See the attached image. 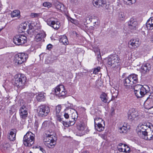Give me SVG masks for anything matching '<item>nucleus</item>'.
Returning <instances> with one entry per match:
<instances>
[{"instance_id":"obj_53","label":"nucleus","mask_w":153,"mask_h":153,"mask_svg":"<svg viewBox=\"0 0 153 153\" xmlns=\"http://www.w3.org/2000/svg\"><path fill=\"white\" fill-rule=\"evenodd\" d=\"M111 114L112 115H114V109L113 107H112L111 109Z\"/></svg>"},{"instance_id":"obj_5","label":"nucleus","mask_w":153,"mask_h":153,"mask_svg":"<svg viewBox=\"0 0 153 153\" xmlns=\"http://www.w3.org/2000/svg\"><path fill=\"white\" fill-rule=\"evenodd\" d=\"M78 117V114L76 111L73 112L71 117L69 118L68 121H62L63 125L65 127H68L70 126L73 125L75 123Z\"/></svg>"},{"instance_id":"obj_54","label":"nucleus","mask_w":153,"mask_h":153,"mask_svg":"<svg viewBox=\"0 0 153 153\" xmlns=\"http://www.w3.org/2000/svg\"><path fill=\"white\" fill-rule=\"evenodd\" d=\"M113 89H111V92L112 93V92H113V93H114V87H113Z\"/></svg>"},{"instance_id":"obj_30","label":"nucleus","mask_w":153,"mask_h":153,"mask_svg":"<svg viewBox=\"0 0 153 153\" xmlns=\"http://www.w3.org/2000/svg\"><path fill=\"white\" fill-rule=\"evenodd\" d=\"M100 97L101 101L104 102L106 103L108 102V97L106 94L102 92L100 95Z\"/></svg>"},{"instance_id":"obj_42","label":"nucleus","mask_w":153,"mask_h":153,"mask_svg":"<svg viewBox=\"0 0 153 153\" xmlns=\"http://www.w3.org/2000/svg\"><path fill=\"white\" fill-rule=\"evenodd\" d=\"M27 25L25 23H22L20 25V29L22 28L25 31L26 29Z\"/></svg>"},{"instance_id":"obj_18","label":"nucleus","mask_w":153,"mask_h":153,"mask_svg":"<svg viewBox=\"0 0 153 153\" xmlns=\"http://www.w3.org/2000/svg\"><path fill=\"white\" fill-rule=\"evenodd\" d=\"M61 109V105H59L57 106L56 108L55 115L56 117L57 120L62 123V121H64V120H62L61 117V114L60 113Z\"/></svg>"},{"instance_id":"obj_13","label":"nucleus","mask_w":153,"mask_h":153,"mask_svg":"<svg viewBox=\"0 0 153 153\" xmlns=\"http://www.w3.org/2000/svg\"><path fill=\"white\" fill-rule=\"evenodd\" d=\"M145 108L148 109L153 108V93L151 94L144 103Z\"/></svg>"},{"instance_id":"obj_1","label":"nucleus","mask_w":153,"mask_h":153,"mask_svg":"<svg viewBox=\"0 0 153 153\" xmlns=\"http://www.w3.org/2000/svg\"><path fill=\"white\" fill-rule=\"evenodd\" d=\"M153 126L149 123H145L139 124L136 129L137 134L140 137L146 132L152 129Z\"/></svg>"},{"instance_id":"obj_55","label":"nucleus","mask_w":153,"mask_h":153,"mask_svg":"<svg viewBox=\"0 0 153 153\" xmlns=\"http://www.w3.org/2000/svg\"><path fill=\"white\" fill-rule=\"evenodd\" d=\"M151 41L153 42V36L151 38Z\"/></svg>"},{"instance_id":"obj_47","label":"nucleus","mask_w":153,"mask_h":153,"mask_svg":"<svg viewBox=\"0 0 153 153\" xmlns=\"http://www.w3.org/2000/svg\"><path fill=\"white\" fill-rule=\"evenodd\" d=\"M48 126L47 122V121H45L42 124V127L43 128H45L47 127Z\"/></svg>"},{"instance_id":"obj_10","label":"nucleus","mask_w":153,"mask_h":153,"mask_svg":"<svg viewBox=\"0 0 153 153\" xmlns=\"http://www.w3.org/2000/svg\"><path fill=\"white\" fill-rule=\"evenodd\" d=\"M54 90L55 95L59 98L64 97L67 93L64 86L62 85L57 86Z\"/></svg>"},{"instance_id":"obj_34","label":"nucleus","mask_w":153,"mask_h":153,"mask_svg":"<svg viewBox=\"0 0 153 153\" xmlns=\"http://www.w3.org/2000/svg\"><path fill=\"white\" fill-rule=\"evenodd\" d=\"M20 12L18 10H16L13 11L11 13V16L13 18L17 17L19 18L20 17Z\"/></svg>"},{"instance_id":"obj_27","label":"nucleus","mask_w":153,"mask_h":153,"mask_svg":"<svg viewBox=\"0 0 153 153\" xmlns=\"http://www.w3.org/2000/svg\"><path fill=\"white\" fill-rule=\"evenodd\" d=\"M46 36V34L44 32L39 33L36 36L35 39L36 41L39 42L43 38L45 37Z\"/></svg>"},{"instance_id":"obj_21","label":"nucleus","mask_w":153,"mask_h":153,"mask_svg":"<svg viewBox=\"0 0 153 153\" xmlns=\"http://www.w3.org/2000/svg\"><path fill=\"white\" fill-rule=\"evenodd\" d=\"M151 69V66L148 63L143 65L141 67L140 71L143 74L148 72Z\"/></svg>"},{"instance_id":"obj_39","label":"nucleus","mask_w":153,"mask_h":153,"mask_svg":"<svg viewBox=\"0 0 153 153\" xmlns=\"http://www.w3.org/2000/svg\"><path fill=\"white\" fill-rule=\"evenodd\" d=\"M125 3L126 4H134L137 0H123Z\"/></svg>"},{"instance_id":"obj_17","label":"nucleus","mask_w":153,"mask_h":153,"mask_svg":"<svg viewBox=\"0 0 153 153\" xmlns=\"http://www.w3.org/2000/svg\"><path fill=\"white\" fill-rule=\"evenodd\" d=\"M140 137L145 140H153V127L152 129H151Z\"/></svg>"},{"instance_id":"obj_59","label":"nucleus","mask_w":153,"mask_h":153,"mask_svg":"<svg viewBox=\"0 0 153 153\" xmlns=\"http://www.w3.org/2000/svg\"><path fill=\"white\" fill-rule=\"evenodd\" d=\"M2 29H3V28H2L1 29H0V32L1 30H2Z\"/></svg>"},{"instance_id":"obj_8","label":"nucleus","mask_w":153,"mask_h":153,"mask_svg":"<svg viewBox=\"0 0 153 153\" xmlns=\"http://www.w3.org/2000/svg\"><path fill=\"white\" fill-rule=\"evenodd\" d=\"M28 58V55L24 53H19L15 56L14 62L20 65L25 62Z\"/></svg>"},{"instance_id":"obj_33","label":"nucleus","mask_w":153,"mask_h":153,"mask_svg":"<svg viewBox=\"0 0 153 153\" xmlns=\"http://www.w3.org/2000/svg\"><path fill=\"white\" fill-rule=\"evenodd\" d=\"M116 61L115 62L117 63V65L115 64V66H117L116 71H119L120 69V65L121 64V61L118 56L116 57Z\"/></svg>"},{"instance_id":"obj_57","label":"nucleus","mask_w":153,"mask_h":153,"mask_svg":"<svg viewBox=\"0 0 153 153\" xmlns=\"http://www.w3.org/2000/svg\"><path fill=\"white\" fill-rule=\"evenodd\" d=\"M92 20V18H89V20H90L91 21Z\"/></svg>"},{"instance_id":"obj_40","label":"nucleus","mask_w":153,"mask_h":153,"mask_svg":"<svg viewBox=\"0 0 153 153\" xmlns=\"http://www.w3.org/2000/svg\"><path fill=\"white\" fill-rule=\"evenodd\" d=\"M42 4L43 6L48 8L51 7L52 6V4L49 2H45Z\"/></svg>"},{"instance_id":"obj_35","label":"nucleus","mask_w":153,"mask_h":153,"mask_svg":"<svg viewBox=\"0 0 153 153\" xmlns=\"http://www.w3.org/2000/svg\"><path fill=\"white\" fill-rule=\"evenodd\" d=\"M59 41L63 43L65 45L68 44V40L66 36L63 35L60 39Z\"/></svg>"},{"instance_id":"obj_58","label":"nucleus","mask_w":153,"mask_h":153,"mask_svg":"<svg viewBox=\"0 0 153 153\" xmlns=\"http://www.w3.org/2000/svg\"><path fill=\"white\" fill-rule=\"evenodd\" d=\"M101 121H99V120H98V121H97V122H99V123H100V122H101Z\"/></svg>"},{"instance_id":"obj_32","label":"nucleus","mask_w":153,"mask_h":153,"mask_svg":"<svg viewBox=\"0 0 153 153\" xmlns=\"http://www.w3.org/2000/svg\"><path fill=\"white\" fill-rule=\"evenodd\" d=\"M36 98L37 100L39 102L44 101L45 100V96L44 93H40L36 96Z\"/></svg>"},{"instance_id":"obj_20","label":"nucleus","mask_w":153,"mask_h":153,"mask_svg":"<svg viewBox=\"0 0 153 153\" xmlns=\"http://www.w3.org/2000/svg\"><path fill=\"white\" fill-rule=\"evenodd\" d=\"M140 86L138 85H135L134 87V94L137 98L143 97L144 96L140 89Z\"/></svg>"},{"instance_id":"obj_22","label":"nucleus","mask_w":153,"mask_h":153,"mask_svg":"<svg viewBox=\"0 0 153 153\" xmlns=\"http://www.w3.org/2000/svg\"><path fill=\"white\" fill-rule=\"evenodd\" d=\"M138 85V86H140L141 93H143L144 96L150 91L149 87L147 85H142L139 84Z\"/></svg>"},{"instance_id":"obj_43","label":"nucleus","mask_w":153,"mask_h":153,"mask_svg":"<svg viewBox=\"0 0 153 153\" xmlns=\"http://www.w3.org/2000/svg\"><path fill=\"white\" fill-rule=\"evenodd\" d=\"M40 15V13H32L30 15V16L32 18H36L39 16Z\"/></svg>"},{"instance_id":"obj_15","label":"nucleus","mask_w":153,"mask_h":153,"mask_svg":"<svg viewBox=\"0 0 153 153\" xmlns=\"http://www.w3.org/2000/svg\"><path fill=\"white\" fill-rule=\"evenodd\" d=\"M98 120L101 121L102 122L103 121V120L101 118H96L94 120L95 128L97 131H101L104 130L105 127L101 123L97 122Z\"/></svg>"},{"instance_id":"obj_49","label":"nucleus","mask_w":153,"mask_h":153,"mask_svg":"<svg viewBox=\"0 0 153 153\" xmlns=\"http://www.w3.org/2000/svg\"><path fill=\"white\" fill-rule=\"evenodd\" d=\"M18 30H19V33H22V32H25V31L23 30V29H22V28L20 29V25H19V27Z\"/></svg>"},{"instance_id":"obj_50","label":"nucleus","mask_w":153,"mask_h":153,"mask_svg":"<svg viewBox=\"0 0 153 153\" xmlns=\"http://www.w3.org/2000/svg\"><path fill=\"white\" fill-rule=\"evenodd\" d=\"M52 47V45L51 44H49L47 45V48L48 50H50L51 49Z\"/></svg>"},{"instance_id":"obj_7","label":"nucleus","mask_w":153,"mask_h":153,"mask_svg":"<svg viewBox=\"0 0 153 153\" xmlns=\"http://www.w3.org/2000/svg\"><path fill=\"white\" fill-rule=\"evenodd\" d=\"M38 115L40 117H44L48 114L50 112L49 107L46 105H41L37 109Z\"/></svg>"},{"instance_id":"obj_36","label":"nucleus","mask_w":153,"mask_h":153,"mask_svg":"<svg viewBox=\"0 0 153 153\" xmlns=\"http://www.w3.org/2000/svg\"><path fill=\"white\" fill-rule=\"evenodd\" d=\"M126 145V144H123L122 143H119L117 147L118 150L120 152H123L124 150V147L123 146H125Z\"/></svg>"},{"instance_id":"obj_37","label":"nucleus","mask_w":153,"mask_h":153,"mask_svg":"<svg viewBox=\"0 0 153 153\" xmlns=\"http://www.w3.org/2000/svg\"><path fill=\"white\" fill-rule=\"evenodd\" d=\"M118 17L120 20L124 21L126 19V14L124 13L121 12L119 13Z\"/></svg>"},{"instance_id":"obj_44","label":"nucleus","mask_w":153,"mask_h":153,"mask_svg":"<svg viewBox=\"0 0 153 153\" xmlns=\"http://www.w3.org/2000/svg\"><path fill=\"white\" fill-rule=\"evenodd\" d=\"M100 67H97V68H94L93 71V73L94 74H98V72L100 71Z\"/></svg>"},{"instance_id":"obj_48","label":"nucleus","mask_w":153,"mask_h":153,"mask_svg":"<svg viewBox=\"0 0 153 153\" xmlns=\"http://www.w3.org/2000/svg\"><path fill=\"white\" fill-rule=\"evenodd\" d=\"M100 137L102 138L103 139L105 140L106 138V136L105 134H102L100 135Z\"/></svg>"},{"instance_id":"obj_4","label":"nucleus","mask_w":153,"mask_h":153,"mask_svg":"<svg viewBox=\"0 0 153 153\" xmlns=\"http://www.w3.org/2000/svg\"><path fill=\"white\" fill-rule=\"evenodd\" d=\"M128 119L131 122H134L140 117L139 112L134 108L130 109L127 114Z\"/></svg>"},{"instance_id":"obj_51","label":"nucleus","mask_w":153,"mask_h":153,"mask_svg":"<svg viewBox=\"0 0 153 153\" xmlns=\"http://www.w3.org/2000/svg\"><path fill=\"white\" fill-rule=\"evenodd\" d=\"M35 126H36V128H37L39 126V123L38 121H36L35 123Z\"/></svg>"},{"instance_id":"obj_23","label":"nucleus","mask_w":153,"mask_h":153,"mask_svg":"<svg viewBox=\"0 0 153 153\" xmlns=\"http://www.w3.org/2000/svg\"><path fill=\"white\" fill-rule=\"evenodd\" d=\"M93 4L94 6L99 7L104 6L106 4V1L105 0H94Z\"/></svg>"},{"instance_id":"obj_28","label":"nucleus","mask_w":153,"mask_h":153,"mask_svg":"<svg viewBox=\"0 0 153 153\" xmlns=\"http://www.w3.org/2000/svg\"><path fill=\"white\" fill-rule=\"evenodd\" d=\"M107 63L111 66L115 63V56L114 55H111L108 56Z\"/></svg>"},{"instance_id":"obj_25","label":"nucleus","mask_w":153,"mask_h":153,"mask_svg":"<svg viewBox=\"0 0 153 153\" xmlns=\"http://www.w3.org/2000/svg\"><path fill=\"white\" fill-rule=\"evenodd\" d=\"M146 27L148 30H152L153 29V17H150L146 23Z\"/></svg>"},{"instance_id":"obj_60","label":"nucleus","mask_w":153,"mask_h":153,"mask_svg":"<svg viewBox=\"0 0 153 153\" xmlns=\"http://www.w3.org/2000/svg\"><path fill=\"white\" fill-rule=\"evenodd\" d=\"M118 91L117 90V93L118 94Z\"/></svg>"},{"instance_id":"obj_2","label":"nucleus","mask_w":153,"mask_h":153,"mask_svg":"<svg viewBox=\"0 0 153 153\" xmlns=\"http://www.w3.org/2000/svg\"><path fill=\"white\" fill-rule=\"evenodd\" d=\"M35 135L31 132H27L23 137V142L26 146L30 147L34 143Z\"/></svg>"},{"instance_id":"obj_24","label":"nucleus","mask_w":153,"mask_h":153,"mask_svg":"<svg viewBox=\"0 0 153 153\" xmlns=\"http://www.w3.org/2000/svg\"><path fill=\"white\" fill-rule=\"evenodd\" d=\"M123 82L124 86L126 88H129L130 87H131L133 85L132 81H131L129 76L125 79Z\"/></svg>"},{"instance_id":"obj_19","label":"nucleus","mask_w":153,"mask_h":153,"mask_svg":"<svg viewBox=\"0 0 153 153\" xmlns=\"http://www.w3.org/2000/svg\"><path fill=\"white\" fill-rule=\"evenodd\" d=\"M117 127L118 130L120 133H126L129 129V127L128 128L127 126L123 125L122 123L118 124Z\"/></svg>"},{"instance_id":"obj_46","label":"nucleus","mask_w":153,"mask_h":153,"mask_svg":"<svg viewBox=\"0 0 153 153\" xmlns=\"http://www.w3.org/2000/svg\"><path fill=\"white\" fill-rule=\"evenodd\" d=\"M68 21H70L72 23H75V22L76 20L74 19H72L71 17H68Z\"/></svg>"},{"instance_id":"obj_45","label":"nucleus","mask_w":153,"mask_h":153,"mask_svg":"<svg viewBox=\"0 0 153 153\" xmlns=\"http://www.w3.org/2000/svg\"><path fill=\"white\" fill-rule=\"evenodd\" d=\"M102 82L101 81H98L97 82L96 85L97 86L99 87L102 86Z\"/></svg>"},{"instance_id":"obj_26","label":"nucleus","mask_w":153,"mask_h":153,"mask_svg":"<svg viewBox=\"0 0 153 153\" xmlns=\"http://www.w3.org/2000/svg\"><path fill=\"white\" fill-rule=\"evenodd\" d=\"M15 130L12 129L10 131L8 137V138L11 141H14L16 139V133Z\"/></svg>"},{"instance_id":"obj_11","label":"nucleus","mask_w":153,"mask_h":153,"mask_svg":"<svg viewBox=\"0 0 153 153\" xmlns=\"http://www.w3.org/2000/svg\"><path fill=\"white\" fill-rule=\"evenodd\" d=\"M27 106L26 104H25L22 106L19 109V114L21 117L23 119L20 123L22 124L25 123V119H26L27 115Z\"/></svg>"},{"instance_id":"obj_16","label":"nucleus","mask_w":153,"mask_h":153,"mask_svg":"<svg viewBox=\"0 0 153 153\" xmlns=\"http://www.w3.org/2000/svg\"><path fill=\"white\" fill-rule=\"evenodd\" d=\"M129 28L131 30H136L137 28V23L133 18H131L128 22Z\"/></svg>"},{"instance_id":"obj_52","label":"nucleus","mask_w":153,"mask_h":153,"mask_svg":"<svg viewBox=\"0 0 153 153\" xmlns=\"http://www.w3.org/2000/svg\"><path fill=\"white\" fill-rule=\"evenodd\" d=\"M64 116L66 119H68L69 117V115L67 113L65 114Z\"/></svg>"},{"instance_id":"obj_56","label":"nucleus","mask_w":153,"mask_h":153,"mask_svg":"<svg viewBox=\"0 0 153 153\" xmlns=\"http://www.w3.org/2000/svg\"><path fill=\"white\" fill-rule=\"evenodd\" d=\"M40 150L43 152L42 150H44L42 148H40Z\"/></svg>"},{"instance_id":"obj_38","label":"nucleus","mask_w":153,"mask_h":153,"mask_svg":"<svg viewBox=\"0 0 153 153\" xmlns=\"http://www.w3.org/2000/svg\"><path fill=\"white\" fill-rule=\"evenodd\" d=\"M77 129L80 131H82L84 130L85 128V124L83 123H80L77 125Z\"/></svg>"},{"instance_id":"obj_3","label":"nucleus","mask_w":153,"mask_h":153,"mask_svg":"<svg viewBox=\"0 0 153 153\" xmlns=\"http://www.w3.org/2000/svg\"><path fill=\"white\" fill-rule=\"evenodd\" d=\"M14 85L18 88H23L26 80L25 76L23 74H19L15 76Z\"/></svg>"},{"instance_id":"obj_6","label":"nucleus","mask_w":153,"mask_h":153,"mask_svg":"<svg viewBox=\"0 0 153 153\" xmlns=\"http://www.w3.org/2000/svg\"><path fill=\"white\" fill-rule=\"evenodd\" d=\"M43 141L45 145L49 148H53L56 144V142L53 139L52 135H48L45 137Z\"/></svg>"},{"instance_id":"obj_29","label":"nucleus","mask_w":153,"mask_h":153,"mask_svg":"<svg viewBox=\"0 0 153 153\" xmlns=\"http://www.w3.org/2000/svg\"><path fill=\"white\" fill-rule=\"evenodd\" d=\"M129 76L131 79V80L132 81L133 84H136L138 82V79L137 78V75L135 74H133L130 75Z\"/></svg>"},{"instance_id":"obj_12","label":"nucleus","mask_w":153,"mask_h":153,"mask_svg":"<svg viewBox=\"0 0 153 153\" xmlns=\"http://www.w3.org/2000/svg\"><path fill=\"white\" fill-rule=\"evenodd\" d=\"M47 24L54 29H58L60 27L59 22L53 17L48 18L47 21Z\"/></svg>"},{"instance_id":"obj_9","label":"nucleus","mask_w":153,"mask_h":153,"mask_svg":"<svg viewBox=\"0 0 153 153\" xmlns=\"http://www.w3.org/2000/svg\"><path fill=\"white\" fill-rule=\"evenodd\" d=\"M13 42L18 45H22L26 42L27 38L24 35H16L13 38Z\"/></svg>"},{"instance_id":"obj_41","label":"nucleus","mask_w":153,"mask_h":153,"mask_svg":"<svg viewBox=\"0 0 153 153\" xmlns=\"http://www.w3.org/2000/svg\"><path fill=\"white\" fill-rule=\"evenodd\" d=\"M124 147V150L123 152L126 153H129L130 152V147L127 145H126L125 146H123Z\"/></svg>"},{"instance_id":"obj_31","label":"nucleus","mask_w":153,"mask_h":153,"mask_svg":"<svg viewBox=\"0 0 153 153\" xmlns=\"http://www.w3.org/2000/svg\"><path fill=\"white\" fill-rule=\"evenodd\" d=\"M55 5L56 8L58 10L62 11H64L65 7L64 5L62 3L59 2H56L55 3Z\"/></svg>"},{"instance_id":"obj_14","label":"nucleus","mask_w":153,"mask_h":153,"mask_svg":"<svg viewBox=\"0 0 153 153\" xmlns=\"http://www.w3.org/2000/svg\"><path fill=\"white\" fill-rule=\"evenodd\" d=\"M140 42L138 39H131L128 42V46L131 49L135 48L139 46Z\"/></svg>"}]
</instances>
